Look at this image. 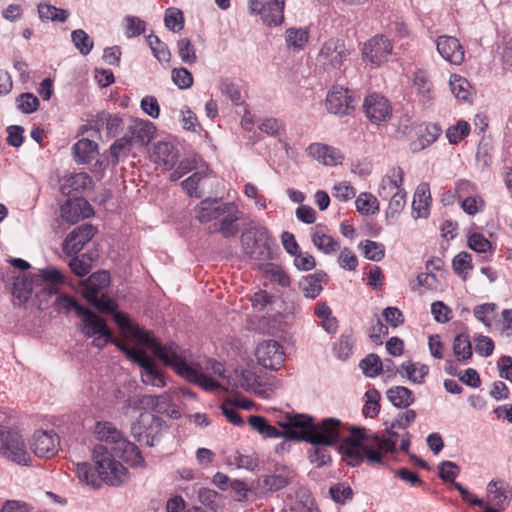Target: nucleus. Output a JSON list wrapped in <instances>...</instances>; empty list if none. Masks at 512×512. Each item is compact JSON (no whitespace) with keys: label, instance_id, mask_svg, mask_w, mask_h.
I'll return each instance as SVG.
<instances>
[{"label":"nucleus","instance_id":"nucleus-1","mask_svg":"<svg viewBox=\"0 0 512 512\" xmlns=\"http://www.w3.org/2000/svg\"><path fill=\"white\" fill-rule=\"evenodd\" d=\"M114 321L120 328L123 335L127 338L136 340L152 350L155 356L162 360L166 365L174 368L175 372L189 382H193L205 391H214L220 388L217 378L225 377V369L223 365L217 361H208L209 368L214 376L203 372L202 367L198 363L188 360V352L181 349L177 344L170 343L161 345L152 333L141 329L133 323L131 319L124 313L116 312Z\"/></svg>","mask_w":512,"mask_h":512},{"label":"nucleus","instance_id":"nucleus-2","mask_svg":"<svg viewBox=\"0 0 512 512\" xmlns=\"http://www.w3.org/2000/svg\"><path fill=\"white\" fill-rule=\"evenodd\" d=\"M287 428L286 438L305 441L310 444L334 446L345 437L346 426L341 420L333 417L324 418L316 423L306 414L287 416L281 424Z\"/></svg>","mask_w":512,"mask_h":512},{"label":"nucleus","instance_id":"nucleus-3","mask_svg":"<svg viewBox=\"0 0 512 512\" xmlns=\"http://www.w3.org/2000/svg\"><path fill=\"white\" fill-rule=\"evenodd\" d=\"M95 469L88 463H77L76 473L81 482L94 489L100 488L102 483L118 487L128 482V470L117 461L108 447L97 445L93 450Z\"/></svg>","mask_w":512,"mask_h":512},{"label":"nucleus","instance_id":"nucleus-4","mask_svg":"<svg viewBox=\"0 0 512 512\" xmlns=\"http://www.w3.org/2000/svg\"><path fill=\"white\" fill-rule=\"evenodd\" d=\"M371 437L365 430L353 427L339 446L343 460L350 466H358L364 460L370 465H382L381 455L370 447Z\"/></svg>","mask_w":512,"mask_h":512},{"label":"nucleus","instance_id":"nucleus-5","mask_svg":"<svg viewBox=\"0 0 512 512\" xmlns=\"http://www.w3.org/2000/svg\"><path fill=\"white\" fill-rule=\"evenodd\" d=\"M0 456L18 465H31L32 458L23 436L16 430L0 425Z\"/></svg>","mask_w":512,"mask_h":512},{"label":"nucleus","instance_id":"nucleus-6","mask_svg":"<svg viewBox=\"0 0 512 512\" xmlns=\"http://www.w3.org/2000/svg\"><path fill=\"white\" fill-rule=\"evenodd\" d=\"M350 54L344 40L330 38L321 45L316 56V65L326 72L337 71L342 68Z\"/></svg>","mask_w":512,"mask_h":512},{"label":"nucleus","instance_id":"nucleus-7","mask_svg":"<svg viewBox=\"0 0 512 512\" xmlns=\"http://www.w3.org/2000/svg\"><path fill=\"white\" fill-rule=\"evenodd\" d=\"M166 430L165 421L153 414L142 413L131 426V433L140 444L153 447Z\"/></svg>","mask_w":512,"mask_h":512},{"label":"nucleus","instance_id":"nucleus-8","mask_svg":"<svg viewBox=\"0 0 512 512\" xmlns=\"http://www.w3.org/2000/svg\"><path fill=\"white\" fill-rule=\"evenodd\" d=\"M243 250L249 258L266 261L271 259L269 245V232L264 227H255L247 230L241 237Z\"/></svg>","mask_w":512,"mask_h":512},{"label":"nucleus","instance_id":"nucleus-9","mask_svg":"<svg viewBox=\"0 0 512 512\" xmlns=\"http://www.w3.org/2000/svg\"><path fill=\"white\" fill-rule=\"evenodd\" d=\"M115 346L123 351L128 359L142 368L141 379L144 384L154 387H164L166 385L164 376L157 370L155 363L144 351L128 348L119 342H116Z\"/></svg>","mask_w":512,"mask_h":512},{"label":"nucleus","instance_id":"nucleus-10","mask_svg":"<svg viewBox=\"0 0 512 512\" xmlns=\"http://www.w3.org/2000/svg\"><path fill=\"white\" fill-rule=\"evenodd\" d=\"M393 51V45L389 38L383 34H377L365 42L362 55L364 60L375 67L387 62Z\"/></svg>","mask_w":512,"mask_h":512},{"label":"nucleus","instance_id":"nucleus-11","mask_svg":"<svg viewBox=\"0 0 512 512\" xmlns=\"http://www.w3.org/2000/svg\"><path fill=\"white\" fill-rule=\"evenodd\" d=\"M255 355L258 363L266 369L277 370L285 361L284 349L276 340L259 343Z\"/></svg>","mask_w":512,"mask_h":512},{"label":"nucleus","instance_id":"nucleus-12","mask_svg":"<svg viewBox=\"0 0 512 512\" xmlns=\"http://www.w3.org/2000/svg\"><path fill=\"white\" fill-rule=\"evenodd\" d=\"M59 436L53 430L35 431L30 438V449L39 458H51L59 450Z\"/></svg>","mask_w":512,"mask_h":512},{"label":"nucleus","instance_id":"nucleus-13","mask_svg":"<svg viewBox=\"0 0 512 512\" xmlns=\"http://www.w3.org/2000/svg\"><path fill=\"white\" fill-rule=\"evenodd\" d=\"M366 117L374 124H380L390 120L392 105L390 101L379 93L368 95L363 102Z\"/></svg>","mask_w":512,"mask_h":512},{"label":"nucleus","instance_id":"nucleus-14","mask_svg":"<svg viewBox=\"0 0 512 512\" xmlns=\"http://www.w3.org/2000/svg\"><path fill=\"white\" fill-rule=\"evenodd\" d=\"M96 229L90 224H82L73 229L63 242V251L69 255L78 254L95 235Z\"/></svg>","mask_w":512,"mask_h":512},{"label":"nucleus","instance_id":"nucleus-15","mask_svg":"<svg viewBox=\"0 0 512 512\" xmlns=\"http://www.w3.org/2000/svg\"><path fill=\"white\" fill-rule=\"evenodd\" d=\"M325 104L330 113L346 115L353 109L354 99L348 89L334 86L328 92Z\"/></svg>","mask_w":512,"mask_h":512},{"label":"nucleus","instance_id":"nucleus-16","mask_svg":"<svg viewBox=\"0 0 512 512\" xmlns=\"http://www.w3.org/2000/svg\"><path fill=\"white\" fill-rule=\"evenodd\" d=\"M512 499V487L503 480H491L487 484L486 503L496 510H504Z\"/></svg>","mask_w":512,"mask_h":512},{"label":"nucleus","instance_id":"nucleus-17","mask_svg":"<svg viewBox=\"0 0 512 512\" xmlns=\"http://www.w3.org/2000/svg\"><path fill=\"white\" fill-rule=\"evenodd\" d=\"M439 55L453 65H460L464 61L465 52L459 40L453 36L442 35L436 40Z\"/></svg>","mask_w":512,"mask_h":512},{"label":"nucleus","instance_id":"nucleus-18","mask_svg":"<svg viewBox=\"0 0 512 512\" xmlns=\"http://www.w3.org/2000/svg\"><path fill=\"white\" fill-rule=\"evenodd\" d=\"M150 158L156 165L171 170L179 160V150L170 141H159L153 145Z\"/></svg>","mask_w":512,"mask_h":512},{"label":"nucleus","instance_id":"nucleus-19","mask_svg":"<svg viewBox=\"0 0 512 512\" xmlns=\"http://www.w3.org/2000/svg\"><path fill=\"white\" fill-rule=\"evenodd\" d=\"M233 202H224L221 198L203 199L196 207V218L201 223L219 219L227 212Z\"/></svg>","mask_w":512,"mask_h":512},{"label":"nucleus","instance_id":"nucleus-20","mask_svg":"<svg viewBox=\"0 0 512 512\" xmlns=\"http://www.w3.org/2000/svg\"><path fill=\"white\" fill-rule=\"evenodd\" d=\"M61 217L70 224L77 223L81 219L88 218L93 214L89 202L82 197L68 199L60 208Z\"/></svg>","mask_w":512,"mask_h":512},{"label":"nucleus","instance_id":"nucleus-21","mask_svg":"<svg viewBox=\"0 0 512 512\" xmlns=\"http://www.w3.org/2000/svg\"><path fill=\"white\" fill-rule=\"evenodd\" d=\"M306 151L310 157L326 166H336L341 164L344 158L339 149L326 144H310Z\"/></svg>","mask_w":512,"mask_h":512},{"label":"nucleus","instance_id":"nucleus-22","mask_svg":"<svg viewBox=\"0 0 512 512\" xmlns=\"http://www.w3.org/2000/svg\"><path fill=\"white\" fill-rule=\"evenodd\" d=\"M117 456L121 457L126 463L134 468H144L146 466L138 446L127 440L125 437L119 444L110 448Z\"/></svg>","mask_w":512,"mask_h":512},{"label":"nucleus","instance_id":"nucleus-23","mask_svg":"<svg viewBox=\"0 0 512 512\" xmlns=\"http://www.w3.org/2000/svg\"><path fill=\"white\" fill-rule=\"evenodd\" d=\"M110 284V275L107 271L101 270L91 274L86 280L81 281L82 294L86 300H95V295Z\"/></svg>","mask_w":512,"mask_h":512},{"label":"nucleus","instance_id":"nucleus-24","mask_svg":"<svg viewBox=\"0 0 512 512\" xmlns=\"http://www.w3.org/2000/svg\"><path fill=\"white\" fill-rule=\"evenodd\" d=\"M404 172L400 167H393L381 179L378 195L387 200L397 190H402Z\"/></svg>","mask_w":512,"mask_h":512},{"label":"nucleus","instance_id":"nucleus-25","mask_svg":"<svg viewBox=\"0 0 512 512\" xmlns=\"http://www.w3.org/2000/svg\"><path fill=\"white\" fill-rule=\"evenodd\" d=\"M92 178L85 172H79L68 176L61 185V192L70 196L78 193H85L93 188Z\"/></svg>","mask_w":512,"mask_h":512},{"label":"nucleus","instance_id":"nucleus-26","mask_svg":"<svg viewBox=\"0 0 512 512\" xmlns=\"http://www.w3.org/2000/svg\"><path fill=\"white\" fill-rule=\"evenodd\" d=\"M154 132L155 126L150 121L134 119L129 124L126 134L132 142L146 145L152 140Z\"/></svg>","mask_w":512,"mask_h":512},{"label":"nucleus","instance_id":"nucleus-27","mask_svg":"<svg viewBox=\"0 0 512 512\" xmlns=\"http://www.w3.org/2000/svg\"><path fill=\"white\" fill-rule=\"evenodd\" d=\"M327 278L328 276L324 271H316L301 278L298 284L299 289L306 298L315 299L322 292V284L327 281Z\"/></svg>","mask_w":512,"mask_h":512},{"label":"nucleus","instance_id":"nucleus-28","mask_svg":"<svg viewBox=\"0 0 512 512\" xmlns=\"http://www.w3.org/2000/svg\"><path fill=\"white\" fill-rule=\"evenodd\" d=\"M211 172L208 170L197 171L181 182L183 190L190 197L201 198L205 194L206 183Z\"/></svg>","mask_w":512,"mask_h":512},{"label":"nucleus","instance_id":"nucleus-29","mask_svg":"<svg viewBox=\"0 0 512 512\" xmlns=\"http://www.w3.org/2000/svg\"><path fill=\"white\" fill-rule=\"evenodd\" d=\"M77 315L82 316V332L88 337L96 336L108 328L103 318L84 307H77Z\"/></svg>","mask_w":512,"mask_h":512},{"label":"nucleus","instance_id":"nucleus-30","mask_svg":"<svg viewBox=\"0 0 512 512\" xmlns=\"http://www.w3.org/2000/svg\"><path fill=\"white\" fill-rule=\"evenodd\" d=\"M285 0L266 2L260 10L261 19L268 26H279L284 22Z\"/></svg>","mask_w":512,"mask_h":512},{"label":"nucleus","instance_id":"nucleus-31","mask_svg":"<svg viewBox=\"0 0 512 512\" xmlns=\"http://www.w3.org/2000/svg\"><path fill=\"white\" fill-rule=\"evenodd\" d=\"M222 216L223 218L220 221L218 231L225 238L234 237L239 231V225L237 222L241 219L242 212L233 202L227 212Z\"/></svg>","mask_w":512,"mask_h":512},{"label":"nucleus","instance_id":"nucleus-32","mask_svg":"<svg viewBox=\"0 0 512 512\" xmlns=\"http://www.w3.org/2000/svg\"><path fill=\"white\" fill-rule=\"evenodd\" d=\"M395 428L390 426V429L387 430L386 435L383 437H379L377 434L370 433L371 437V448H375V450L381 455L382 465L384 464V456L387 453H393L395 451V446L398 441V434L394 431Z\"/></svg>","mask_w":512,"mask_h":512},{"label":"nucleus","instance_id":"nucleus-33","mask_svg":"<svg viewBox=\"0 0 512 512\" xmlns=\"http://www.w3.org/2000/svg\"><path fill=\"white\" fill-rule=\"evenodd\" d=\"M431 195L427 183L420 184L414 194L412 210L415 218H426L429 215Z\"/></svg>","mask_w":512,"mask_h":512},{"label":"nucleus","instance_id":"nucleus-34","mask_svg":"<svg viewBox=\"0 0 512 512\" xmlns=\"http://www.w3.org/2000/svg\"><path fill=\"white\" fill-rule=\"evenodd\" d=\"M398 372L412 383L422 384L429 373V367L419 362L407 360L400 365Z\"/></svg>","mask_w":512,"mask_h":512},{"label":"nucleus","instance_id":"nucleus-35","mask_svg":"<svg viewBox=\"0 0 512 512\" xmlns=\"http://www.w3.org/2000/svg\"><path fill=\"white\" fill-rule=\"evenodd\" d=\"M39 276L44 282L42 292L47 293L49 296L58 294L56 286L65 282V276L55 267H47L40 270Z\"/></svg>","mask_w":512,"mask_h":512},{"label":"nucleus","instance_id":"nucleus-36","mask_svg":"<svg viewBox=\"0 0 512 512\" xmlns=\"http://www.w3.org/2000/svg\"><path fill=\"white\" fill-rule=\"evenodd\" d=\"M72 150L75 161L80 164L91 162L98 154L97 144L87 138L77 141Z\"/></svg>","mask_w":512,"mask_h":512},{"label":"nucleus","instance_id":"nucleus-37","mask_svg":"<svg viewBox=\"0 0 512 512\" xmlns=\"http://www.w3.org/2000/svg\"><path fill=\"white\" fill-rule=\"evenodd\" d=\"M141 403L156 413H165L173 403V394L171 391H165L160 395H144Z\"/></svg>","mask_w":512,"mask_h":512},{"label":"nucleus","instance_id":"nucleus-38","mask_svg":"<svg viewBox=\"0 0 512 512\" xmlns=\"http://www.w3.org/2000/svg\"><path fill=\"white\" fill-rule=\"evenodd\" d=\"M95 433L100 441L106 442L111 447L118 445L124 438L122 432L110 422H98L95 426Z\"/></svg>","mask_w":512,"mask_h":512},{"label":"nucleus","instance_id":"nucleus-39","mask_svg":"<svg viewBox=\"0 0 512 512\" xmlns=\"http://www.w3.org/2000/svg\"><path fill=\"white\" fill-rule=\"evenodd\" d=\"M388 400L399 408H407L414 402V396L410 389L404 386H394L387 390Z\"/></svg>","mask_w":512,"mask_h":512},{"label":"nucleus","instance_id":"nucleus-40","mask_svg":"<svg viewBox=\"0 0 512 512\" xmlns=\"http://www.w3.org/2000/svg\"><path fill=\"white\" fill-rule=\"evenodd\" d=\"M312 241L319 250L326 254L334 253L340 248L339 243L332 236L323 232V226L321 225L315 227Z\"/></svg>","mask_w":512,"mask_h":512},{"label":"nucleus","instance_id":"nucleus-41","mask_svg":"<svg viewBox=\"0 0 512 512\" xmlns=\"http://www.w3.org/2000/svg\"><path fill=\"white\" fill-rule=\"evenodd\" d=\"M309 40V31L307 28L291 27L285 31V41L288 48L296 51L304 49Z\"/></svg>","mask_w":512,"mask_h":512},{"label":"nucleus","instance_id":"nucleus-42","mask_svg":"<svg viewBox=\"0 0 512 512\" xmlns=\"http://www.w3.org/2000/svg\"><path fill=\"white\" fill-rule=\"evenodd\" d=\"M39 18L42 21L65 22L70 13L66 9L57 8L48 3H40L37 6Z\"/></svg>","mask_w":512,"mask_h":512},{"label":"nucleus","instance_id":"nucleus-43","mask_svg":"<svg viewBox=\"0 0 512 512\" xmlns=\"http://www.w3.org/2000/svg\"><path fill=\"white\" fill-rule=\"evenodd\" d=\"M355 340L351 332L343 333L333 346V354L339 360H347L354 349Z\"/></svg>","mask_w":512,"mask_h":512},{"label":"nucleus","instance_id":"nucleus-44","mask_svg":"<svg viewBox=\"0 0 512 512\" xmlns=\"http://www.w3.org/2000/svg\"><path fill=\"white\" fill-rule=\"evenodd\" d=\"M248 423L253 430L257 431L264 438H278L281 436L280 431L270 425L262 416L252 415L248 418Z\"/></svg>","mask_w":512,"mask_h":512},{"label":"nucleus","instance_id":"nucleus-45","mask_svg":"<svg viewBox=\"0 0 512 512\" xmlns=\"http://www.w3.org/2000/svg\"><path fill=\"white\" fill-rule=\"evenodd\" d=\"M355 206L357 211L363 215H374L379 211L377 198L368 192H362L358 195Z\"/></svg>","mask_w":512,"mask_h":512},{"label":"nucleus","instance_id":"nucleus-46","mask_svg":"<svg viewBox=\"0 0 512 512\" xmlns=\"http://www.w3.org/2000/svg\"><path fill=\"white\" fill-rule=\"evenodd\" d=\"M359 367L365 376L374 378L382 372L384 364L377 354L371 353L360 361Z\"/></svg>","mask_w":512,"mask_h":512},{"label":"nucleus","instance_id":"nucleus-47","mask_svg":"<svg viewBox=\"0 0 512 512\" xmlns=\"http://www.w3.org/2000/svg\"><path fill=\"white\" fill-rule=\"evenodd\" d=\"M71 41L83 56L88 55L94 47L93 39L83 29L73 30L71 32Z\"/></svg>","mask_w":512,"mask_h":512},{"label":"nucleus","instance_id":"nucleus-48","mask_svg":"<svg viewBox=\"0 0 512 512\" xmlns=\"http://www.w3.org/2000/svg\"><path fill=\"white\" fill-rule=\"evenodd\" d=\"M441 133V129L435 125H427L423 131H421L418 140L414 143L413 150L419 151L434 143Z\"/></svg>","mask_w":512,"mask_h":512},{"label":"nucleus","instance_id":"nucleus-49","mask_svg":"<svg viewBox=\"0 0 512 512\" xmlns=\"http://www.w3.org/2000/svg\"><path fill=\"white\" fill-rule=\"evenodd\" d=\"M450 89L453 95L459 100H468L471 95V85L467 79L453 74L449 81Z\"/></svg>","mask_w":512,"mask_h":512},{"label":"nucleus","instance_id":"nucleus-50","mask_svg":"<svg viewBox=\"0 0 512 512\" xmlns=\"http://www.w3.org/2000/svg\"><path fill=\"white\" fill-rule=\"evenodd\" d=\"M453 353L458 361H467L472 356L470 339L465 334H459L453 342Z\"/></svg>","mask_w":512,"mask_h":512},{"label":"nucleus","instance_id":"nucleus-51","mask_svg":"<svg viewBox=\"0 0 512 512\" xmlns=\"http://www.w3.org/2000/svg\"><path fill=\"white\" fill-rule=\"evenodd\" d=\"M147 42L152 50L154 57L160 63H168L171 59V53L169 51L168 46L160 40V38L156 35H149L147 37Z\"/></svg>","mask_w":512,"mask_h":512},{"label":"nucleus","instance_id":"nucleus-52","mask_svg":"<svg viewBox=\"0 0 512 512\" xmlns=\"http://www.w3.org/2000/svg\"><path fill=\"white\" fill-rule=\"evenodd\" d=\"M311 445L312 447L308 450L310 462L318 468L327 465L331 461V455L328 449L330 446H324L322 444Z\"/></svg>","mask_w":512,"mask_h":512},{"label":"nucleus","instance_id":"nucleus-53","mask_svg":"<svg viewBox=\"0 0 512 512\" xmlns=\"http://www.w3.org/2000/svg\"><path fill=\"white\" fill-rule=\"evenodd\" d=\"M177 53L183 63L193 65L197 62L196 49L188 38L177 41Z\"/></svg>","mask_w":512,"mask_h":512},{"label":"nucleus","instance_id":"nucleus-54","mask_svg":"<svg viewBox=\"0 0 512 512\" xmlns=\"http://www.w3.org/2000/svg\"><path fill=\"white\" fill-rule=\"evenodd\" d=\"M124 34L130 39L145 32L146 22L137 16L128 15L123 19Z\"/></svg>","mask_w":512,"mask_h":512},{"label":"nucleus","instance_id":"nucleus-55","mask_svg":"<svg viewBox=\"0 0 512 512\" xmlns=\"http://www.w3.org/2000/svg\"><path fill=\"white\" fill-rule=\"evenodd\" d=\"M164 23L166 28L174 33L181 31L184 27L183 12L174 7L166 9Z\"/></svg>","mask_w":512,"mask_h":512},{"label":"nucleus","instance_id":"nucleus-56","mask_svg":"<svg viewBox=\"0 0 512 512\" xmlns=\"http://www.w3.org/2000/svg\"><path fill=\"white\" fill-rule=\"evenodd\" d=\"M359 246L362 248L364 256L371 261L379 262L385 256V246L382 243L365 240Z\"/></svg>","mask_w":512,"mask_h":512},{"label":"nucleus","instance_id":"nucleus-57","mask_svg":"<svg viewBox=\"0 0 512 512\" xmlns=\"http://www.w3.org/2000/svg\"><path fill=\"white\" fill-rule=\"evenodd\" d=\"M171 80L180 90H187L191 88L194 83L193 75L184 67L173 68L171 71Z\"/></svg>","mask_w":512,"mask_h":512},{"label":"nucleus","instance_id":"nucleus-58","mask_svg":"<svg viewBox=\"0 0 512 512\" xmlns=\"http://www.w3.org/2000/svg\"><path fill=\"white\" fill-rule=\"evenodd\" d=\"M132 143L131 138L126 134L111 145L110 154L114 165L119 162L121 157L126 156L129 153Z\"/></svg>","mask_w":512,"mask_h":512},{"label":"nucleus","instance_id":"nucleus-59","mask_svg":"<svg viewBox=\"0 0 512 512\" xmlns=\"http://www.w3.org/2000/svg\"><path fill=\"white\" fill-rule=\"evenodd\" d=\"M366 403L363 407V414L366 417L374 418L380 411V393L376 389H369L365 393Z\"/></svg>","mask_w":512,"mask_h":512},{"label":"nucleus","instance_id":"nucleus-60","mask_svg":"<svg viewBox=\"0 0 512 512\" xmlns=\"http://www.w3.org/2000/svg\"><path fill=\"white\" fill-rule=\"evenodd\" d=\"M265 272L271 281L278 283L282 287L290 286V277L280 266L268 263L265 265Z\"/></svg>","mask_w":512,"mask_h":512},{"label":"nucleus","instance_id":"nucleus-61","mask_svg":"<svg viewBox=\"0 0 512 512\" xmlns=\"http://www.w3.org/2000/svg\"><path fill=\"white\" fill-rule=\"evenodd\" d=\"M470 132V126L466 121H458L446 131V136L451 144L462 141Z\"/></svg>","mask_w":512,"mask_h":512},{"label":"nucleus","instance_id":"nucleus-62","mask_svg":"<svg viewBox=\"0 0 512 512\" xmlns=\"http://www.w3.org/2000/svg\"><path fill=\"white\" fill-rule=\"evenodd\" d=\"M461 208L468 215H476L483 211L485 201L479 193L460 200Z\"/></svg>","mask_w":512,"mask_h":512},{"label":"nucleus","instance_id":"nucleus-63","mask_svg":"<svg viewBox=\"0 0 512 512\" xmlns=\"http://www.w3.org/2000/svg\"><path fill=\"white\" fill-rule=\"evenodd\" d=\"M69 267L75 275L83 277L92 269L91 258L86 254H82L80 257L76 256L69 261Z\"/></svg>","mask_w":512,"mask_h":512},{"label":"nucleus","instance_id":"nucleus-64","mask_svg":"<svg viewBox=\"0 0 512 512\" xmlns=\"http://www.w3.org/2000/svg\"><path fill=\"white\" fill-rule=\"evenodd\" d=\"M413 84L419 95L427 99L430 98L432 84L425 71L420 70L415 73Z\"/></svg>","mask_w":512,"mask_h":512}]
</instances>
